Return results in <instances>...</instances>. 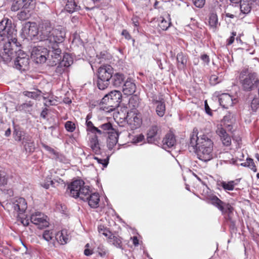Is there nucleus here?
<instances>
[{"mask_svg": "<svg viewBox=\"0 0 259 259\" xmlns=\"http://www.w3.org/2000/svg\"><path fill=\"white\" fill-rule=\"evenodd\" d=\"M16 30L12 25L11 20L4 18L0 22V56L6 62L16 56L14 61L15 68L20 71L28 69V56L19 49L16 38Z\"/></svg>", "mask_w": 259, "mask_h": 259, "instance_id": "f257e3e1", "label": "nucleus"}, {"mask_svg": "<svg viewBox=\"0 0 259 259\" xmlns=\"http://www.w3.org/2000/svg\"><path fill=\"white\" fill-rule=\"evenodd\" d=\"M44 27L40 36L41 39L44 40V44L48 47L50 50H48L49 56L48 58L51 60L50 65L55 66L61 60V50L59 48V44L62 42L65 37L66 31L65 29L62 26H59L52 32V35L49 37V30L51 29L50 26L46 25Z\"/></svg>", "mask_w": 259, "mask_h": 259, "instance_id": "f03ea898", "label": "nucleus"}, {"mask_svg": "<svg viewBox=\"0 0 259 259\" xmlns=\"http://www.w3.org/2000/svg\"><path fill=\"white\" fill-rule=\"evenodd\" d=\"M213 145L212 141L206 135L198 136L197 130H193L190 137L189 146L193 148L200 160L208 161L213 158Z\"/></svg>", "mask_w": 259, "mask_h": 259, "instance_id": "7ed1b4c3", "label": "nucleus"}, {"mask_svg": "<svg viewBox=\"0 0 259 259\" xmlns=\"http://www.w3.org/2000/svg\"><path fill=\"white\" fill-rule=\"evenodd\" d=\"M47 25L51 27L49 30V34L48 35L50 37L52 35V32L56 28H54L53 24L49 20L41 21L39 24L38 27L37 26L36 24L34 22H28L25 23L22 29V35L26 38L34 41L39 40L44 42V40L41 38L40 33L42 32V28H43Z\"/></svg>", "mask_w": 259, "mask_h": 259, "instance_id": "20e7f679", "label": "nucleus"}, {"mask_svg": "<svg viewBox=\"0 0 259 259\" xmlns=\"http://www.w3.org/2000/svg\"><path fill=\"white\" fill-rule=\"evenodd\" d=\"M113 74V68L110 65H103L98 69L97 84L99 89L103 90L108 87Z\"/></svg>", "mask_w": 259, "mask_h": 259, "instance_id": "39448f33", "label": "nucleus"}, {"mask_svg": "<svg viewBox=\"0 0 259 259\" xmlns=\"http://www.w3.org/2000/svg\"><path fill=\"white\" fill-rule=\"evenodd\" d=\"M89 186L84 185V182L81 180H77L73 181L68 185L67 191L69 195L73 198H85V194L88 192Z\"/></svg>", "mask_w": 259, "mask_h": 259, "instance_id": "423d86ee", "label": "nucleus"}, {"mask_svg": "<svg viewBox=\"0 0 259 259\" xmlns=\"http://www.w3.org/2000/svg\"><path fill=\"white\" fill-rule=\"evenodd\" d=\"M122 95L120 91L114 90L105 95L102 99V102L106 104L110 109L108 111H112L119 106L121 101Z\"/></svg>", "mask_w": 259, "mask_h": 259, "instance_id": "0eeeda50", "label": "nucleus"}, {"mask_svg": "<svg viewBox=\"0 0 259 259\" xmlns=\"http://www.w3.org/2000/svg\"><path fill=\"white\" fill-rule=\"evenodd\" d=\"M48 50L42 46L35 47L31 52V58L36 63L46 62L49 56Z\"/></svg>", "mask_w": 259, "mask_h": 259, "instance_id": "6e6552de", "label": "nucleus"}, {"mask_svg": "<svg viewBox=\"0 0 259 259\" xmlns=\"http://www.w3.org/2000/svg\"><path fill=\"white\" fill-rule=\"evenodd\" d=\"M30 221L32 223L37 226L40 229H44L49 226V218L44 213L40 212H35L32 213L30 217Z\"/></svg>", "mask_w": 259, "mask_h": 259, "instance_id": "1a4fd4ad", "label": "nucleus"}, {"mask_svg": "<svg viewBox=\"0 0 259 259\" xmlns=\"http://www.w3.org/2000/svg\"><path fill=\"white\" fill-rule=\"evenodd\" d=\"M242 87L245 91H250L255 86L259 85V79L256 73H250L241 80Z\"/></svg>", "mask_w": 259, "mask_h": 259, "instance_id": "9d476101", "label": "nucleus"}, {"mask_svg": "<svg viewBox=\"0 0 259 259\" xmlns=\"http://www.w3.org/2000/svg\"><path fill=\"white\" fill-rule=\"evenodd\" d=\"M126 122L132 130L140 127L142 123L141 116L140 113L131 111L127 113Z\"/></svg>", "mask_w": 259, "mask_h": 259, "instance_id": "9b49d317", "label": "nucleus"}, {"mask_svg": "<svg viewBox=\"0 0 259 259\" xmlns=\"http://www.w3.org/2000/svg\"><path fill=\"white\" fill-rule=\"evenodd\" d=\"M14 0V3L11 7V10L13 11H17L21 8L27 9L31 11L34 9L35 5V0Z\"/></svg>", "mask_w": 259, "mask_h": 259, "instance_id": "f8f14e48", "label": "nucleus"}, {"mask_svg": "<svg viewBox=\"0 0 259 259\" xmlns=\"http://www.w3.org/2000/svg\"><path fill=\"white\" fill-rule=\"evenodd\" d=\"M85 198H81V200L87 201L91 207L97 208L99 206L100 196L98 193H92L90 188L88 189V192L85 194Z\"/></svg>", "mask_w": 259, "mask_h": 259, "instance_id": "ddd939ff", "label": "nucleus"}, {"mask_svg": "<svg viewBox=\"0 0 259 259\" xmlns=\"http://www.w3.org/2000/svg\"><path fill=\"white\" fill-rule=\"evenodd\" d=\"M11 207L19 215L25 211L27 208V204L24 198L20 197L14 200L11 204Z\"/></svg>", "mask_w": 259, "mask_h": 259, "instance_id": "4468645a", "label": "nucleus"}, {"mask_svg": "<svg viewBox=\"0 0 259 259\" xmlns=\"http://www.w3.org/2000/svg\"><path fill=\"white\" fill-rule=\"evenodd\" d=\"M73 63V59L68 54L64 55L62 60L58 63V66L56 69L57 73L61 74L64 72L66 67H69Z\"/></svg>", "mask_w": 259, "mask_h": 259, "instance_id": "2eb2a0df", "label": "nucleus"}, {"mask_svg": "<svg viewBox=\"0 0 259 259\" xmlns=\"http://www.w3.org/2000/svg\"><path fill=\"white\" fill-rule=\"evenodd\" d=\"M152 103L155 106V111L157 115L162 117L165 113V104L164 100L161 97L153 99Z\"/></svg>", "mask_w": 259, "mask_h": 259, "instance_id": "dca6fc26", "label": "nucleus"}, {"mask_svg": "<svg viewBox=\"0 0 259 259\" xmlns=\"http://www.w3.org/2000/svg\"><path fill=\"white\" fill-rule=\"evenodd\" d=\"M216 133L220 136L222 143L224 146H229L231 145V138L227 134L225 130L222 127V124L218 125Z\"/></svg>", "mask_w": 259, "mask_h": 259, "instance_id": "f3484780", "label": "nucleus"}, {"mask_svg": "<svg viewBox=\"0 0 259 259\" xmlns=\"http://www.w3.org/2000/svg\"><path fill=\"white\" fill-rule=\"evenodd\" d=\"M220 105L224 108L227 109L233 104L232 97L226 93L222 94L218 97Z\"/></svg>", "mask_w": 259, "mask_h": 259, "instance_id": "a211bd4d", "label": "nucleus"}, {"mask_svg": "<svg viewBox=\"0 0 259 259\" xmlns=\"http://www.w3.org/2000/svg\"><path fill=\"white\" fill-rule=\"evenodd\" d=\"M160 139V134L157 126H153L149 130L147 134L148 143H154Z\"/></svg>", "mask_w": 259, "mask_h": 259, "instance_id": "6ab92c4d", "label": "nucleus"}, {"mask_svg": "<svg viewBox=\"0 0 259 259\" xmlns=\"http://www.w3.org/2000/svg\"><path fill=\"white\" fill-rule=\"evenodd\" d=\"M176 139L172 133L167 134L162 140V148L167 150L174 147L176 144Z\"/></svg>", "mask_w": 259, "mask_h": 259, "instance_id": "aec40b11", "label": "nucleus"}, {"mask_svg": "<svg viewBox=\"0 0 259 259\" xmlns=\"http://www.w3.org/2000/svg\"><path fill=\"white\" fill-rule=\"evenodd\" d=\"M136 85L130 78H127L122 87V92L126 95H131L136 91Z\"/></svg>", "mask_w": 259, "mask_h": 259, "instance_id": "412c9836", "label": "nucleus"}, {"mask_svg": "<svg viewBox=\"0 0 259 259\" xmlns=\"http://www.w3.org/2000/svg\"><path fill=\"white\" fill-rule=\"evenodd\" d=\"M111 79V83L114 87H120L124 81L125 76L123 73L117 72L112 74Z\"/></svg>", "mask_w": 259, "mask_h": 259, "instance_id": "4be33fe9", "label": "nucleus"}, {"mask_svg": "<svg viewBox=\"0 0 259 259\" xmlns=\"http://www.w3.org/2000/svg\"><path fill=\"white\" fill-rule=\"evenodd\" d=\"M56 231L53 229L46 230L42 234V238L52 246L55 245V237Z\"/></svg>", "mask_w": 259, "mask_h": 259, "instance_id": "5701e85b", "label": "nucleus"}, {"mask_svg": "<svg viewBox=\"0 0 259 259\" xmlns=\"http://www.w3.org/2000/svg\"><path fill=\"white\" fill-rule=\"evenodd\" d=\"M119 133L118 132H112L109 133L108 138L107 139V147L109 149L112 150L116 145L118 142Z\"/></svg>", "mask_w": 259, "mask_h": 259, "instance_id": "b1692460", "label": "nucleus"}, {"mask_svg": "<svg viewBox=\"0 0 259 259\" xmlns=\"http://www.w3.org/2000/svg\"><path fill=\"white\" fill-rule=\"evenodd\" d=\"M208 25L210 29L213 32L216 31L220 23L218 21V17L216 13H211L208 17Z\"/></svg>", "mask_w": 259, "mask_h": 259, "instance_id": "393cba45", "label": "nucleus"}, {"mask_svg": "<svg viewBox=\"0 0 259 259\" xmlns=\"http://www.w3.org/2000/svg\"><path fill=\"white\" fill-rule=\"evenodd\" d=\"M55 240L62 245L66 244L69 240L68 235L67 234L66 230H63L58 232H56L55 241Z\"/></svg>", "mask_w": 259, "mask_h": 259, "instance_id": "a878e982", "label": "nucleus"}, {"mask_svg": "<svg viewBox=\"0 0 259 259\" xmlns=\"http://www.w3.org/2000/svg\"><path fill=\"white\" fill-rule=\"evenodd\" d=\"M33 102L31 101H26L22 104L17 105L16 107V110L31 114L33 110Z\"/></svg>", "mask_w": 259, "mask_h": 259, "instance_id": "bb28decb", "label": "nucleus"}, {"mask_svg": "<svg viewBox=\"0 0 259 259\" xmlns=\"http://www.w3.org/2000/svg\"><path fill=\"white\" fill-rule=\"evenodd\" d=\"M90 146L95 154H99L100 152V147L98 137L96 134L91 137L90 140Z\"/></svg>", "mask_w": 259, "mask_h": 259, "instance_id": "cd10ccee", "label": "nucleus"}, {"mask_svg": "<svg viewBox=\"0 0 259 259\" xmlns=\"http://www.w3.org/2000/svg\"><path fill=\"white\" fill-rule=\"evenodd\" d=\"M238 181L237 180L235 181H221L218 184L220 187H222L224 190L226 191H232L234 190L235 186L238 184Z\"/></svg>", "mask_w": 259, "mask_h": 259, "instance_id": "c85d7f7f", "label": "nucleus"}, {"mask_svg": "<svg viewBox=\"0 0 259 259\" xmlns=\"http://www.w3.org/2000/svg\"><path fill=\"white\" fill-rule=\"evenodd\" d=\"M177 60L178 63V67L181 69H184L187 65V56L180 52L177 54Z\"/></svg>", "mask_w": 259, "mask_h": 259, "instance_id": "c756f323", "label": "nucleus"}, {"mask_svg": "<svg viewBox=\"0 0 259 259\" xmlns=\"http://www.w3.org/2000/svg\"><path fill=\"white\" fill-rule=\"evenodd\" d=\"M167 19L168 20H166L163 17H160L159 18L160 23L159 24V27L162 30H166L170 26L171 23L170 22V19L169 14L167 15Z\"/></svg>", "mask_w": 259, "mask_h": 259, "instance_id": "7c9ffc66", "label": "nucleus"}, {"mask_svg": "<svg viewBox=\"0 0 259 259\" xmlns=\"http://www.w3.org/2000/svg\"><path fill=\"white\" fill-rule=\"evenodd\" d=\"M22 144L24 145L26 151L32 152L34 151L35 148L34 143L29 139V137H27L26 139L23 138Z\"/></svg>", "mask_w": 259, "mask_h": 259, "instance_id": "2f4dec72", "label": "nucleus"}, {"mask_svg": "<svg viewBox=\"0 0 259 259\" xmlns=\"http://www.w3.org/2000/svg\"><path fill=\"white\" fill-rule=\"evenodd\" d=\"M79 7L76 5L74 0H67L65 6V10L69 13H72L78 9Z\"/></svg>", "mask_w": 259, "mask_h": 259, "instance_id": "473e14b6", "label": "nucleus"}, {"mask_svg": "<svg viewBox=\"0 0 259 259\" xmlns=\"http://www.w3.org/2000/svg\"><path fill=\"white\" fill-rule=\"evenodd\" d=\"M249 1L241 2L240 3V11L243 14H248L251 11V7Z\"/></svg>", "mask_w": 259, "mask_h": 259, "instance_id": "72a5a7b5", "label": "nucleus"}, {"mask_svg": "<svg viewBox=\"0 0 259 259\" xmlns=\"http://www.w3.org/2000/svg\"><path fill=\"white\" fill-rule=\"evenodd\" d=\"M87 125V130L88 132H90L94 135L96 134H98L99 135H102L103 134V132L100 130L99 128L95 126L93 122L91 121L85 122Z\"/></svg>", "mask_w": 259, "mask_h": 259, "instance_id": "f704fd0d", "label": "nucleus"}, {"mask_svg": "<svg viewBox=\"0 0 259 259\" xmlns=\"http://www.w3.org/2000/svg\"><path fill=\"white\" fill-rule=\"evenodd\" d=\"M108 239L110 243L113 244L117 248H121V240L120 237L119 236H113L111 234V236L108 237Z\"/></svg>", "mask_w": 259, "mask_h": 259, "instance_id": "c9c22d12", "label": "nucleus"}, {"mask_svg": "<svg viewBox=\"0 0 259 259\" xmlns=\"http://www.w3.org/2000/svg\"><path fill=\"white\" fill-rule=\"evenodd\" d=\"M41 92L38 90H34L33 91H24L23 94L28 98L36 99L40 95Z\"/></svg>", "mask_w": 259, "mask_h": 259, "instance_id": "e433bc0d", "label": "nucleus"}, {"mask_svg": "<svg viewBox=\"0 0 259 259\" xmlns=\"http://www.w3.org/2000/svg\"><path fill=\"white\" fill-rule=\"evenodd\" d=\"M99 128H100L101 131L103 132H106L109 135V133H111L112 132H116L112 127L111 123L109 122L105 123L104 124H101Z\"/></svg>", "mask_w": 259, "mask_h": 259, "instance_id": "4c0bfd02", "label": "nucleus"}, {"mask_svg": "<svg viewBox=\"0 0 259 259\" xmlns=\"http://www.w3.org/2000/svg\"><path fill=\"white\" fill-rule=\"evenodd\" d=\"M98 232L100 234H102L105 237H108L111 236V232L106 227L103 225H99L98 227Z\"/></svg>", "mask_w": 259, "mask_h": 259, "instance_id": "58836bf2", "label": "nucleus"}, {"mask_svg": "<svg viewBox=\"0 0 259 259\" xmlns=\"http://www.w3.org/2000/svg\"><path fill=\"white\" fill-rule=\"evenodd\" d=\"M30 10H27V9H23L21 12H20L18 14V18L21 20H24L28 19L30 16Z\"/></svg>", "mask_w": 259, "mask_h": 259, "instance_id": "ea45409f", "label": "nucleus"}, {"mask_svg": "<svg viewBox=\"0 0 259 259\" xmlns=\"http://www.w3.org/2000/svg\"><path fill=\"white\" fill-rule=\"evenodd\" d=\"M210 202L212 204L217 207L219 209H223L222 204H223V202L217 196H212L210 199Z\"/></svg>", "mask_w": 259, "mask_h": 259, "instance_id": "a19ab883", "label": "nucleus"}, {"mask_svg": "<svg viewBox=\"0 0 259 259\" xmlns=\"http://www.w3.org/2000/svg\"><path fill=\"white\" fill-rule=\"evenodd\" d=\"M223 209H220L222 213H232L233 210V207L229 203H225L223 202L222 204Z\"/></svg>", "mask_w": 259, "mask_h": 259, "instance_id": "79ce46f5", "label": "nucleus"}, {"mask_svg": "<svg viewBox=\"0 0 259 259\" xmlns=\"http://www.w3.org/2000/svg\"><path fill=\"white\" fill-rule=\"evenodd\" d=\"M53 158L64 163H69V160L67 158H66L63 155L58 152H57L55 155L53 156Z\"/></svg>", "mask_w": 259, "mask_h": 259, "instance_id": "37998d69", "label": "nucleus"}, {"mask_svg": "<svg viewBox=\"0 0 259 259\" xmlns=\"http://www.w3.org/2000/svg\"><path fill=\"white\" fill-rule=\"evenodd\" d=\"M139 99L135 97H132L129 100V106L132 107L133 108L136 109L139 106Z\"/></svg>", "mask_w": 259, "mask_h": 259, "instance_id": "c03bdc74", "label": "nucleus"}, {"mask_svg": "<svg viewBox=\"0 0 259 259\" xmlns=\"http://www.w3.org/2000/svg\"><path fill=\"white\" fill-rule=\"evenodd\" d=\"M65 127L68 132H73L75 129V125L72 121H67L65 124Z\"/></svg>", "mask_w": 259, "mask_h": 259, "instance_id": "a18cd8bd", "label": "nucleus"}, {"mask_svg": "<svg viewBox=\"0 0 259 259\" xmlns=\"http://www.w3.org/2000/svg\"><path fill=\"white\" fill-rule=\"evenodd\" d=\"M93 158L98 164H102L103 167H106L108 164V158L102 159L97 156H94Z\"/></svg>", "mask_w": 259, "mask_h": 259, "instance_id": "49530a36", "label": "nucleus"}, {"mask_svg": "<svg viewBox=\"0 0 259 259\" xmlns=\"http://www.w3.org/2000/svg\"><path fill=\"white\" fill-rule=\"evenodd\" d=\"M247 167H249L253 172H256L257 169L254 164L253 160L251 158H247Z\"/></svg>", "mask_w": 259, "mask_h": 259, "instance_id": "de8ad7c7", "label": "nucleus"}, {"mask_svg": "<svg viewBox=\"0 0 259 259\" xmlns=\"http://www.w3.org/2000/svg\"><path fill=\"white\" fill-rule=\"evenodd\" d=\"M97 252L101 256H104L107 253V250L102 244H99L97 248Z\"/></svg>", "mask_w": 259, "mask_h": 259, "instance_id": "09e8293b", "label": "nucleus"}, {"mask_svg": "<svg viewBox=\"0 0 259 259\" xmlns=\"http://www.w3.org/2000/svg\"><path fill=\"white\" fill-rule=\"evenodd\" d=\"M259 107V101L256 98H254L251 103V108L253 111H256Z\"/></svg>", "mask_w": 259, "mask_h": 259, "instance_id": "8fccbe9b", "label": "nucleus"}, {"mask_svg": "<svg viewBox=\"0 0 259 259\" xmlns=\"http://www.w3.org/2000/svg\"><path fill=\"white\" fill-rule=\"evenodd\" d=\"M54 184V181L50 178L47 179L46 182L41 183V185L42 187L47 189L49 188L50 185L53 186Z\"/></svg>", "mask_w": 259, "mask_h": 259, "instance_id": "3c124183", "label": "nucleus"}, {"mask_svg": "<svg viewBox=\"0 0 259 259\" xmlns=\"http://www.w3.org/2000/svg\"><path fill=\"white\" fill-rule=\"evenodd\" d=\"M7 184V178L3 172H0V187Z\"/></svg>", "mask_w": 259, "mask_h": 259, "instance_id": "603ef678", "label": "nucleus"}, {"mask_svg": "<svg viewBox=\"0 0 259 259\" xmlns=\"http://www.w3.org/2000/svg\"><path fill=\"white\" fill-rule=\"evenodd\" d=\"M23 136V132L20 131L15 130L14 132V137L16 141H21L22 137Z\"/></svg>", "mask_w": 259, "mask_h": 259, "instance_id": "864d4df0", "label": "nucleus"}, {"mask_svg": "<svg viewBox=\"0 0 259 259\" xmlns=\"http://www.w3.org/2000/svg\"><path fill=\"white\" fill-rule=\"evenodd\" d=\"M194 5L198 8H202L205 4V0H193Z\"/></svg>", "mask_w": 259, "mask_h": 259, "instance_id": "5fc2aeb1", "label": "nucleus"}, {"mask_svg": "<svg viewBox=\"0 0 259 259\" xmlns=\"http://www.w3.org/2000/svg\"><path fill=\"white\" fill-rule=\"evenodd\" d=\"M144 136L142 134H140L139 135L135 136L133 140L134 143L137 144L142 142L144 140Z\"/></svg>", "mask_w": 259, "mask_h": 259, "instance_id": "6e6d98bb", "label": "nucleus"}, {"mask_svg": "<svg viewBox=\"0 0 259 259\" xmlns=\"http://www.w3.org/2000/svg\"><path fill=\"white\" fill-rule=\"evenodd\" d=\"M236 35V32H232L231 36L227 40V46H230L233 43L235 40V36Z\"/></svg>", "mask_w": 259, "mask_h": 259, "instance_id": "4d7b16f0", "label": "nucleus"}, {"mask_svg": "<svg viewBox=\"0 0 259 259\" xmlns=\"http://www.w3.org/2000/svg\"><path fill=\"white\" fill-rule=\"evenodd\" d=\"M42 146L50 153L53 154L54 155V156L56 154L57 152H56L53 148H52L51 147H49V146L46 145L45 144H44L42 145Z\"/></svg>", "mask_w": 259, "mask_h": 259, "instance_id": "13d9d810", "label": "nucleus"}, {"mask_svg": "<svg viewBox=\"0 0 259 259\" xmlns=\"http://www.w3.org/2000/svg\"><path fill=\"white\" fill-rule=\"evenodd\" d=\"M201 59L205 63L208 64L209 63V58L206 54H203L201 56Z\"/></svg>", "mask_w": 259, "mask_h": 259, "instance_id": "bf43d9fd", "label": "nucleus"}, {"mask_svg": "<svg viewBox=\"0 0 259 259\" xmlns=\"http://www.w3.org/2000/svg\"><path fill=\"white\" fill-rule=\"evenodd\" d=\"M122 35L124 36L126 39H130L131 38V35L126 30H123L122 32Z\"/></svg>", "mask_w": 259, "mask_h": 259, "instance_id": "052dcab7", "label": "nucleus"}, {"mask_svg": "<svg viewBox=\"0 0 259 259\" xmlns=\"http://www.w3.org/2000/svg\"><path fill=\"white\" fill-rule=\"evenodd\" d=\"M217 80H218V77L215 75H212L210 77V81L213 82V83H214V84L219 82V81H218Z\"/></svg>", "mask_w": 259, "mask_h": 259, "instance_id": "680f3d73", "label": "nucleus"}, {"mask_svg": "<svg viewBox=\"0 0 259 259\" xmlns=\"http://www.w3.org/2000/svg\"><path fill=\"white\" fill-rule=\"evenodd\" d=\"M131 239L133 240V243L135 246H138L139 245V240L136 236L131 237Z\"/></svg>", "mask_w": 259, "mask_h": 259, "instance_id": "e2e57ef3", "label": "nucleus"}, {"mask_svg": "<svg viewBox=\"0 0 259 259\" xmlns=\"http://www.w3.org/2000/svg\"><path fill=\"white\" fill-rule=\"evenodd\" d=\"M84 253L85 255L89 256L92 254V251L87 248L84 250Z\"/></svg>", "mask_w": 259, "mask_h": 259, "instance_id": "0e129e2a", "label": "nucleus"}, {"mask_svg": "<svg viewBox=\"0 0 259 259\" xmlns=\"http://www.w3.org/2000/svg\"><path fill=\"white\" fill-rule=\"evenodd\" d=\"M132 21L135 26L137 27L139 25V22L137 18H133L132 19Z\"/></svg>", "mask_w": 259, "mask_h": 259, "instance_id": "69168bd1", "label": "nucleus"}, {"mask_svg": "<svg viewBox=\"0 0 259 259\" xmlns=\"http://www.w3.org/2000/svg\"><path fill=\"white\" fill-rule=\"evenodd\" d=\"M205 108L206 112L208 114L210 115V109L209 108V106H208V105L207 104L206 102H205Z\"/></svg>", "mask_w": 259, "mask_h": 259, "instance_id": "338daca9", "label": "nucleus"}, {"mask_svg": "<svg viewBox=\"0 0 259 259\" xmlns=\"http://www.w3.org/2000/svg\"><path fill=\"white\" fill-rule=\"evenodd\" d=\"M225 16L226 17L230 18H234L235 17V15L229 13H227L225 14Z\"/></svg>", "mask_w": 259, "mask_h": 259, "instance_id": "774afa93", "label": "nucleus"}]
</instances>
